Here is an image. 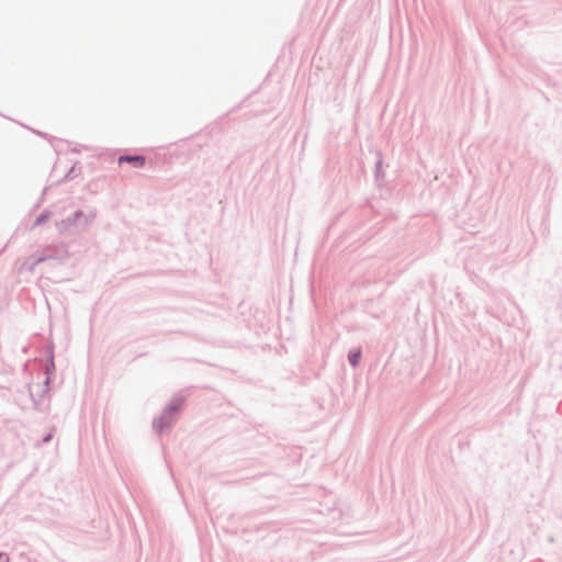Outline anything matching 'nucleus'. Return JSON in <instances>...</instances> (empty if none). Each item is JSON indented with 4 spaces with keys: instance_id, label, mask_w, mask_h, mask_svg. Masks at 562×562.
Masks as SVG:
<instances>
[{
    "instance_id": "7ed1b4c3",
    "label": "nucleus",
    "mask_w": 562,
    "mask_h": 562,
    "mask_svg": "<svg viewBox=\"0 0 562 562\" xmlns=\"http://www.w3.org/2000/svg\"><path fill=\"white\" fill-rule=\"evenodd\" d=\"M0 562H9V557L7 553L0 552Z\"/></svg>"
},
{
    "instance_id": "f03ea898",
    "label": "nucleus",
    "mask_w": 562,
    "mask_h": 562,
    "mask_svg": "<svg viewBox=\"0 0 562 562\" xmlns=\"http://www.w3.org/2000/svg\"><path fill=\"white\" fill-rule=\"evenodd\" d=\"M360 357H361L360 351L356 350V351H351L349 353L348 359H349L350 363L355 367L359 363Z\"/></svg>"
},
{
    "instance_id": "f257e3e1",
    "label": "nucleus",
    "mask_w": 562,
    "mask_h": 562,
    "mask_svg": "<svg viewBox=\"0 0 562 562\" xmlns=\"http://www.w3.org/2000/svg\"><path fill=\"white\" fill-rule=\"evenodd\" d=\"M123 161L132 162L134 167L140 168L145 164V159L142 156H123L119 158V164H122Z\"/></svg>"
}]
</instances>
